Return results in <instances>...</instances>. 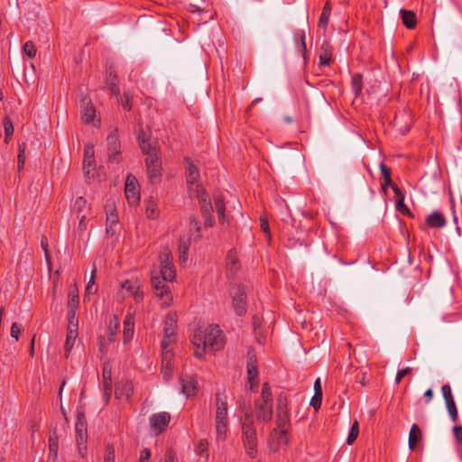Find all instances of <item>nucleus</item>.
Wrapping results in <instances>:
<instances>
[{
    "label": "nucleus",
    "instance_id": "e433bc0d",
    "mask_svg": "<svg viewBox=\"0 0 462 462\" xmlns=\"http://www.w3.org/2000/svg\"><path fill=\"white\" fill-rule=\"evenodd\" d=\"M330 14H331V5H330L329 1H327L323 7L321 15L319 20V24L320 27L325 29L328 26Z\"/></svg>",
    "mask_w": 462,
    "mask_h": 462
},
{
    "label": "nucleus",
    "instance_id": "cd10ccee",
    "mask_svg": "<svg viewBox=\"0 0 462 462\" xmlns=\"http://www.w3.org/2000/svg\"><path fill=\"white\" fill-rule=\"evenodd\" d=\"M144 136L145 134L142 131L137 137L143 152L146 154L147 157L158 156L155 147H153L147 140H145Z\"/></svg>",
    "mask_w": 462,
    "mask_h": 462
},
{
    "label": "nucleus",
    "instance_id": "f03ea898",
    "mask_svg": "<svg viewBox=\"0 0 462 462\" xmlns=\"http://www.w3.org/2000/svg\"><path fill=\"white\" fill-rule=\"evenodd\" d=\"M241 430L242 442L245 449V453L250 457H255L258 451V440L254 421L250 412H246L244 415V419L241 423Z\"/></svg>",
    "mask_w": 462,
    "mask_h": 462
},
{
    "label": "nucleus",
    "instance_id": "f3484780",
    "mask_svg": "<svg viewBox=\"0 0 462 462\" xmlns=\"http://www.w3.org/2000/svg\"><path fill=\"white\" fill-rule=\"evenodd\" d=\"M189 11L191 13L207 14L205 22L214 18V13H209V4L205 0H189Z\"/></svg>",
    "mask_w": 462,
    "mask_h": 462
},
{
    "label": "nucleus",
    "instance_id": "a19ab883",
    "mask_svg": "<svg viewBox=\"0 0 462 462\" xmlns=\"http://www.w3.org/2000/svg\"><path fill=\"white\" fill-rule=\"evenodd\" d=\"M3 124L5 128V143H8V140L13 136L14 134V125L8 116L4 118Z\"/></svg>",
    "mask_w": 462,
    "mask_h": 462
},
{
    "label": "nucleus",
    "instance_id": "4d7b16f0",
    "mask_svg": "<svg viewBox=\"0 0 462 462\" xmlns=\"http://www.w3.org/2000/svg\"><path fill=\"white\" fill-rule=\"evenodd\" d=\"M322 393H314V396L310 400V405L317 411L321 406Z\"/></svg>",
    "mask_w": 462,
    "mask_h": 462
},
{
    "label": "nucleus",
    "instance_id": "39448f33",
    "mask_svg": "<svg viewBox=\"0 0 462 462\" xmlns=\"http://www.w3.org/2000/svg\"><path fill=\"white\" fill-rule=\"evenodd\" d=\"M288 401L285 393H281L276 397V428L274 430H283L290 427V413L288 410Z\"/></svg>",
    "mask_w": 462,
    "mask_h": 462
},
{
    "label": "nucleus",
    "instance_id": "09e8293b",
    "mask_svg": "<svg viewBox=\"0 0 462 462\" xmlns=\"http://www.w3.org/2000/svg\"><path fill=\"white\" fill-rule=\"evenodd\" d=\"M189 220V231L190 232L195 231L197 233L196 240H199L201 237L199 222L195 216H190Z\"/></svg>",
    "mask_w": 462,
    "mask_h": 462
},
{
    "label": "nucleus",
    "instance_id": "0eeeda50",
    "mask_svg": "<svg viewBox=\"0 0 462 462\" xmlns=\"http://www.w3.org/2000/svg\"><path fill=\"white\" fill-rule=\"evenodd\" d=\"M204 335L206 350L217 351L224 346L223 335L217 326H208L204 329Z\"/></svg>",
    "mask_w": 462,
    "mask_h": 462
},
{
    "label": "nucleus",
    "instance_id": "2f4dec72",
    "mask_svg": "<svg viewBox=\"0 0 462 462\" xmlns=\"http://www.w3.org/2000/svg\"><path fill=\"white\" fill-rule=\"evenodd\" d=\"M106 82L111 90V94L115 97H119L120 89L118 87L117 76L112 69L107 71Z\"/></svg>",
    "mask_w": 462,
    "mask_h": 462
},
{
    "label": "nucleus",
    "instance_id": "a211bd4d",
    "mask_svg": "<svg viewBox=\"0 0 462 462\" xmlns=\"http://www.w3.org/2000/svg\"><path fill=\"white\" fill-rule=\"evenodd\" d=\"M247 376L248 383L250 384V390L254 391L257 385V382L254 383V381H257L258 370L256 365L255 356L254 354H251V352H248Z\"/></svg>",
    "mask_w": 462,
    "mask_h": 462
},
{
    "label": "nucleus",
    "instance_id": "58836bf2",
    "mask_svg": "<svg viewBox=\"0 0 462 462\" xmlns=\"http://www.w3.org/2000/svg\"><path fill=\"white\" fill-rule=\"evenodd\" d=\"M146 216L148 218H155L157 217V206L152 198L146 201Z\"/></svg>",
    "mask_w": 462,
    "mask_h": 462
},
{
    "label": "nucleus",
    "instance_id": "bb28decb",
    "mask_svg": "<svg viewBox=\"0 0 462 462\" xmlns=\"http://www.w3.org/2000/svg\"><path fill=\"white\" fill-rule=\"evenodd\" d=\"M333 48L329 42H324L320 47V53L319 56V65L327 66L332 59Z\"/></svg>",
    "mask_w": 462,
    "mask_h": 462
},
{
    "label": "nucleus",
    "instance_id": "c9c22d12",
    "mask_svg": "<svg viewBox=\"0 0 462 462\" xmlns=\"http://www.w3.org/2000/svg\"><path fill=\"white\" fill-rule=\"evenodd\" d=\"M118 319L116 315H113V317L109 320L108 324V340L110 342H115L116 340V334L118 329Z\"/></svg>",
    "mask_w": 462,
    "mask_h": 462
},
{
    "label": "nucleus",
    "instance_id": "ddd939ff",
    "mask_svg": "<svg viewBox=\"0 0 462 462\" xmlns=\"http://www.w3.org/2000/svg\"><path fill=\"white\" fill-rule=\"evenodd\" d=\"M443 398L445 400L446 407L448 411L449 417L453 422H457L458 419V412L457 405L452 394L451 387L449 384H444L441 387Z\"/></svg>",
    "mask_w": 462,
    "mask_h": 462
},
{
    "label": "nucleus",
    "instance_id": "37998d69",
    "mask_svg": "<svg viewBox=\"0 0 462 462\" xmlns=\"http://www.w3.org/2000/svg\"><path fill=\"white\" fill-rule=\"evenodd\" d=\"M78 337V334H73V333H69L67 332V337H66V341H65V345H64V348H65V352H66V356L68 357L74 344H75V341H76V338Z\"/></svg>",
    "mask_w": 462,
    "mask_h": 462
},
{
    "label": "nucleus",
    "instance_id": "0e129e2a",
    "mask_svg": "<svg viewBox=\"0 0 462 462\" xmlns=\"http://www.w3.org/2000/svg\"><path fill=\"white\" fill-rule=\"evenodd\" d=\"M21 333V326L18 323H13L11 327V337L15 338L17 341L19 339V335Z\"/></svg>",
    "mask_w": 462,
    "mask_h": 462
},
{
    "label": "nucleus",
    "instance_id": "6ab92c4d",
    "mask_svg": "<svg viewBox=\"0 0 462 462\" xmlns=\"http://www.w3.org/2000/svg\"><path fill=\"white\" fill-rule=\"evenodd\" d=\"M106 232L108 236H112L116 233L113 226H116L118 224V216L116 214V210L114 203L106 205Z\"/></svg>",
    "mask_w": 462,
    "mask_h": 462
},
{
    "label": "nucleus",
    "instance_id": "680f3d73",
    "mask_svg": "<svg viewBox=\"0 0 462 462\" xmlns=\"http://www.w3.org/2000/svg\"><path fill=\"white\" fill-rule=\"evenodd\" d=\"M411 371L412 369L411 367H406L404 369L399 370L395 377V383H400L401 380L407 374H410Z\"/></svg>",
    "mask_w": 462,
    "mask_h": 462
},
{
    "label": "nucleus",
    "instance_id": "8fccbe9b",
    "mask_svg": "<svg viewBox=\"0 0 462 462\" xmlns=\"http://www.w3.org/2000/svg\"><path fill=\"white\" fill-rule=\"evenodd\" d=\"M77 442L81 456H84V452L87 450V433L76 432Z\"/></svg>",
    "mask_w": 462,
    "mask_h": 462
},
{
    "label": "nucleus",
    "instance_id": "5fc2aeb1",
    "mask_svg": "<svg viewBox=\"0 0 462 462\" xmlns=\"http://www.w3.org/2000/svg\"><path fill=\"white\" fill-rule=\"evenodd\" d=\"M23 52L29 57V58H34L36 55V48L34 43L32 41H28L23 45Z\"/></svg>",
    "mask_w": 462,
    "mask_h": 462
},
{
    "label": "nucleus",
    "instance_id": "774afa93",
    "mask_svg": "<svg viewBox=\"0 0 462 462\" xmlns=\"http://www.w3.org/2000/svg\"><path fill=\"white\" fill-rule=\"evenodd\" d=\"M103 390H104L103 397H104L106 403H107L111 397V393H112V384H108V385L103 384Z\"/></svg>",
    "mask_w": 462,
    "mask_h": 462
},
{
    "label": "nucleus",
    "instance_id": "c03bdc74",
    "mask_svg": "<svg viewBox=\"0 0 462 462\" xmlns=\"http://www.w3.org/2000/svg\"><path fill=\"white\" fill-rule=\"evenodd\" d=\"M103 384H112V367L109 363H105L103 366Z\"/></svg>",
    "mask_w": 462,
    "mask_h": 462
},
{
    "label": "nucleus",
    "instance_id": "7ed1b4c3",
    "mask_svg": "<svg viewBox=\"0 0 462 462\" xmlns=\"http://www.w3.org/2000/svg\"><path fill=\"white\" fill-rule=\"evenodd\" d=\"M255 418L260 422H270L273 419V395L268 383L263 384L261 397L254 402Z\"/></svg>",
    "mask_w": 462,
    "mask_h": 462
},
{
    "label": "nucleus",
    "instance_id": "49530a36",
    "mask_svg": "<svg viewBox=\"0 0 462 462\" xmlns=\"http://www.w3.org/2000/svg\"><path fill=\"white\" fill-rule=\"evenodd\" d=\"M49 448L50 453L57 456L58 448H59V440L58 436L55 431H53L49 437Z\"/></svg>",
    "mask_w": 462,
    "mask_h": 462
},
{
    "label": "nucleus",
    "instance_id": "7c9ffc66",
    "mask_svg": "<svg viewBox=\"0 0 462 462\" xmlns=\"http://www.w3.org/2000/svg\"><path fill=\"white\" fill-rule=\"evenodd\" d=\"M422 439V434L420 427L417 424H413L411 428L409 434V447L411 449H413L417 443H419Z\"/></svg>",
    "mask_w": 462,
    "mask_h": 462
},
{
    "label": "nucleus",
    "instance_id": "412c9836",
    "mask_svg": "<svg viewBox=\"0 0 462 462\" xmlns=\"http://www.w3.org/2000/svg\"><path fill=\"white\" fill-rule=\"evenodd\" d=\"M181 392L187 397L193 396L196 393L197 382L194 377L189 375L180 376Z\"/></svg>",
    "mask_w": 462,
    "mask_h": 462
},
{
    "label": "nucleus",
    "instance_id": "6e6552de",
    "mask_svg": "<svg viewBox=\"0 0 462 462\" xmlns=\"http://www.w3.org/2000/svg\"><path fill=\"white\" fill-rule=\"evenodd\" d=\"M161 270L160 278L163 281L171 282L175 279L176 273L172 264V256L170 251L165 248L160 254Z\"/></svg>",
    "mask_w": 462,
    "mask_h": 462
},
{
    "label": "nucleus",
    "instance_id": "72a5a7b5",
    "mask_svg": "<svg viewBox=\"0 0 462 462\" xmlns=\"http://www.w3.org/2000/svg\"><path fill=\"white\" fill-rule=\"evenodd\" d=\"M226 266L228 272L235 274L239 269V262L234 250H230L226 255Z\"/></svg>",
    "mask_w": 462,
    "mask_h": 462
},
{
    "label": "nucleus",
    "instance_id": "a878e982",
    "mask_svg": "<svg viewBox=\"0 0 462 462\" xmlns=\"http://www.w3.org/2000/svg\"><path fill=\"white\" fill-rule=\"evenodd\" d=\"M134 332V319L131 314H128V315H126V317L124 320L123 337H124L125 344H126L133 338Z\"/></svg>",
    "mask_w": 462,
    "mask_h": 462
},
{
    "label": "nucleus",
    "instance_id": "a18cd8bd",
    "mask_svg": "<svg viewBox=\"0 0 462 462\" xmlns=\"http://www.w3.org/2000/svg\"><path fill=\"white\" fill-rule=\"evenodd\" d=\"M208 440L206 439H202L197 443V445L195 447V451L199 456L208 457Z\"/></svg>",
    "mask_w": 462,
    "mask_h": 462
},
{
    "label": "nucleus",
    "instance_id": "5701e85b",
    "mask_svg": "<svg viewBox=\"0 0 462 462\" xmlns=\"http://www.w3.org/2000/svg\"><path fill=\"white\" fill-rule=\"evenodd\" d=\"M94 146L92 144H87L84 149V160H83V170L86 176H89V168L94 165Z\"/></svg>",
    "mask_w": 462,
    "mask_h": 462
},
{
    "label": "nucleus",
    "instance_id": "e2e57ef3",
    "mask_svg": "<svg viewBox=\"0 0 462 462\" xmlns=\"http://www.w3.org/2000/svg\"><path fill=\"white\" fill-rule=\"evenodd\" d=\"M173 337H166L163 335V338L161 342L162 350L171 349V345L173 342Z\"/></svg>",
    "mask_w": 462,
    "mask_h": 462
},
{
    "label": "nucleus",
    "instance_id": "c756f323",
    "mask_svg": "<svg viewBox=\"0 0 462 462\" xmlns=\"http://www.w3.org/2000/svg\"><path fill=\"white\" fill-rule=\"evenodd\" d=\"M403 24L408 29H413L417 24L416 14L413 11L401 9L400 11Z\"/></svg>",
    "mask_w": 462,
    "mask_h": 462
},
{
    "label": "nucleus",
    "instance_id": "473e14b6",
    "mask_svg": "<svg viewBox=\"0 0 462 462\" xmlns=\"http://www.w3.org/2000/svg\"><path fill=\"white\" fill-rule=\"evenodd\" d=\"M175 325H176V319L175 315L169 313L166 316L165 321H164V329H163V335L166 337H174L175 335Z\"/></svg>",
    "mask_w": 462,
    "mask_h": 462
},
{
    "label": "nucleus",
    "instance_id": "c85d7f7f",
    "mask_svg": "<svg viewBox=\"0 0 462 462\" xmlns=\"http://www.w3.org/2000/svg\"><path fill=\"white\" fill-rule=\"evenodd\" d=\"M214 204H215L216 211L217 214L218 221L221 224H224L225 220H226V215H225L226 207H225V203H224L222 195H220V194L214 195Z\"/></svg>",
    "mask_w": 462,
    "mask_h": 462
},
{
    "label": "nucleus",
    "instance_id": "20e7f679",
    "mask_svg": "<svg viewBox=\"0 0 462 462\" xmlns=\"http://www.w3.org/2000/svg\"><path fill=\"white\" fill-rule=\"evenodd\" d=\"M215 427L217 439L224 441L228 429V417L226 397L221 393L216 396Z\"/></svg>",
    "mask_w": 462,
    "mask_h": 462
},
{
    "label": "nucleus",
    "instance_id": "de8ad7c7",
    "mask_svg": "<svg viewBox=\"0 0 462 462\" xmlns=\"http://www.w3.org/2000/svg\"><path fill=\"white\" fill-rule=\"evenodd\" d=\"M75 430L76 432L87 433V421L83 413L78 415Z\"/></svg>",
    "mask_w": 462,
    "mask_h": 462
},
{
    "label": "nucleus",
    "instance_id": "393cba45",
    "mask_svg": "<svg viewBox=\"0 0 462 462\" xmlns=\"http://www.w3.org/2000/svg\"><path fill=\"white\" fill-rule=\"evenodd\" d=\"M426 223L431 228H441L446 225V218L442 213L434 211L427 217Z\"/></svg>",
    "mask_w": 462,
    "mask_h": 462
},
{
    "label": "nucleus",
    "instance_id": "4c0bfd02",
    "mask_svg": "<svg viewBox=\"0 0 462 462\" xmlns=\"http://www.w3.org/2000/svg\"><path fill=\"white\" fill-rule=\"evenodd\" d=\"M351 86L355 95L358 96L363 88V76L359 73L355 74L352 77Z\"/></svg>",
    "mask_w": 462,
    "mask_h": 462
},
{
    "label": "nucleus",
    "instance_id": "338daca9",
    "mask_svg": "<svg viewBox=\"0 0 462 462\" xmlns=\"http://www.w3.org/2000/svg\"><path fill=\"white\" fill-rule=\"evenodd\" d=\"M17 163H18V169L21 170L24 165L25 161V155H24V148H22V146H19V154L17 158Z\"/></svg>",
    "mask_w": 462,
    "mask_h": 462
},
{
    "label": "nucleus",
    "instance_id": "69168bd1",
    "mask_svg": "<svg viewBox=\"0 0 462 462\" xmlns=\"http://www.w3.org/2000/svg\"><path fill=\"white\" fill-rule=\"evenodd\" d=\"M260 226H261V229L268 236V237L270 238L271 237V231H270V227H269V224H268V221L265 217H260Z\"/></svg>",
    "mask_w": 462,
    "mask_h": 462
},
{
    "label": "nucleus",
    "instance_id": "4be33fe9",
    "mask_svg": "<svg viewBox=\"0 0 462 462\" xmlns=\"http://www.w3.org/2000/svg\"><path fill=\"white\" fill-rule=\"evenodd\" d=\"M83 110H82V120L86 124H89L94 121L96 116V110L92 105L91 99L84 97L81 100Z\"/></svg>",
    "mask_w": 462,
    "mask_h": 462
},
{
    "label": "nucleus",
    "instance_id": "423d86ee",
    "mask_svg": "<svg viewBox=\"0 0 462 462\" xmlns=\"http://www.w3.org/2000/svg\"><path fill=\"white\" fill-rule=\"evenodd\" d=\"M167 281H163L160 276L152 274L151 277V285L153 289L154 295L162 300V306L168 307L172 301V296Z\"/></svg>",
    "mask_w": 462,
    "mask_h": 462
},
{
    "label": "nucleus",
    "instance_id": "dca6fc26",
    "mask_svg": "<svg viewBox=\"0 0 462 462\" xmlns=\"http://www.w3.org/2000/svg\"><path fill=\"white\" fill-rule=\"evenodd\" d=\"M137 180L133 175H128L125 181V196L128 202L132 205L139 201V195L136 190Z\"/></svg>",
    "mask_w": 462,
    "mask_h": 462
},
{
    "label": "nucleus",
    "instance_id": "aec40b11",
    "mask_svg": "<svg viewBox=\"0 0 462 462\" xmlns=\"http://www.w3.org/2000/svg\"><path fill=\"white\" fill-rule=\"evenodd\" d=\"M134 393V386L131 381H120L116 385L115 395L117 399L128 401Z\"/></svg>",
    "mask_w": 462,
    "mask_h": 462
},
{
    "label": "nucleus",
    "instance_id": "052dcab7",
    "mask_svg": "<svg viewBox=\"0 0 462 462\" xmlns=\"http://www.w3.org/2000/svg\"><path fill=\"white\" fill-rule=\"evenodd\" d=\"M396 209L405 216H412L408 207L404 204V201H396Z\"/></svg>",
    "mask_w": 462,
    "mask_h": 462
},
{
    "label": "nucleus",
    "instance_id": "ea45409f",
    "mask_svg": "<svg viewBox=\"0 0 462 462\" xmlns=\"http://www.w3.org/2000/svg\"><path fill=\"white\" fill-rule=\"evenodd\" d=\"M359 434V423L357 420H354L350 431L347 436L346 443L352 445L357 439Z\"/></svg>",
    "mask_w": 462,
    "mask_h": 462
},
{
    "label": "nucleus",
    "instance_id": "f257e3e1",
    "mask_svg": "<svg viewBox=\"0 0 462 462\" xmlns=\"http://www.w3.org/2000/svg\"><path fill=\"white\" fill-rule=\"evenodd\" d=\"M186 167V181L189 187V194L190 198H197L206 228L212 227L215 220L212 215L213 207L208 194L206 189L199 185L198 180L199 172L197 166L189 159H185Z\"/></svg>",
    "mask_w": 462,
    "mask_h": 462
},
{
    "label": "nucleus",
    "instance_id": "f8f14e48",
    "mask_svg": "<svg viewBox=\"0 0 462 462\" xmlns=\"http://www.w3.org/2000/svg\"><path fill=\"white\" fill-rule=\"evenodd\" d=\"M146 168H147V175L150 182L154 184L161 180V170L162 163L158 158V156H152L146 158Z\"/></svg>",
    "mask_w": 462,
    "mask_h": 462
},
{
    "label": "nucleus",
    "instance_id": "79ce46f5",
    "mask_svg": "<svg viewBox=\"0 0 462 462\" xmlns=\"http://www.w3.org/2000/svg\"><path fill=\"white\" fill-rule=\"evenodd\" d=\"M79 303V297L77 289L69 292L68 309H78Z\"/></svg>",
    "mask_w": 462,
    "mask_h": 462
},
{
    "label": "nucleus",
    "instance_id": "f704fd0d",
    "mask_svg": "<svg viewBox=\"0 0 462 462\" xmlns=\"http://www.w3.org/2000/svg\"><path fill=\"white\" fill-rule=\"evenodd\" d=\"M190 247V240L189 238H181L179 243V253H180V260L182 263H185L188 260V253Z\"/></svg>",
    "mask_w": 462,
    "mask_h": 462
},
{
    "label": "nucleus",
    "instance_id": "1a4fd4ad",
    "mask_svg": "<svg viewBox=\"0 0 462 462\" xmlns=\"http://www.w3.org/2000/svg\"><path fill=\"white\" fill-rule=\"evenodd\" d=\"M230 295L232 306L236 315H245L246 313V295L244 287L240 285L232 287Z\"/></svg>",
    "mask_w": 462,
    "mask_h": 462
},
{
    "label": "nucleus",
    "instance_id": "2eb2a0df",
    "mask_svg": "<svg viewBox=\"0 0 462 462\" xmlns=\"http://www.w3.org/2000/svg\"><path fill=\"white\" fill-rule=\"evenodd\" d=\"M204 335V329L199 328L195 331L191 342L195 347L194 355L200 358L206 352V339Z\"/></svg>",
    "mask_w": 462,
    "mask_h": 462
},
{
    "label": "nucleus",
    "instance_id": "bf43d9fd",
    "mask_svg": "<svg viewBox=\"0 0 462 462\" xmlns=\"http://www.w3.org/2000/svg\"><path fill=\"white\" fill-rule=\"evenodd\" d=\"M172 369H173V365L171 363L167 364V365L162 363V373L165 379L168 380L171 376Z\"/></svg>",
    "mask_w": 462,
    "mask_h": 462
},
{
    "label": "nucleus",
    "instance_id": "603ef678",
    "mask_svg": "<svg viewBox=\"0 0 462 462\" xmlns=\"http://www.w3.org/2000/svg\"><path fill=\"white\" fill-rule=\"evenodd\" d=\"M288 429L274 430L278 433L277 442L279 445H287L289 443Z\"/></svg>",
    "mask_w": 462,
    "mask_h": 462
},
{
    "label": "nucleus",
    "instance_id": "6e6d98bb",
    "mask_svg": "<svg viewBox=\"0 0 462 462\" xmlns=\"http://www.w3.org/2000/svg\"><path fill=\"white\" fill-rule=\"evenodd\" d=\"M453 432L455 435L457 444L460 451H462V426H457V425L454 426Z\"/></svg>",
    "mask_w": 462,
    "mask_h": 462
},
{
    "label": "nucleus",
    "instance_id": "3c124183",
    "mask_svg": "<svg viewBox=\"0 0 462 462\" xmlns=\"http://www.w3.org/2000/svg\"><path fill=\"white\" fill-rule=\"evenodd\" d=\"M116 98L125 110L130 111L132 109V97L128 93L125 92L123 97H116Z\"/></svg>",
    "mask_w": 462,
    "mask_h": 462
},
{
    "label": "nucleus",
    "instance_id": "13d9d810",
    "mask_svg": "<svg viewBox=\"0 0 462 462\" xmlns=\"http://www.w3.org/2000/svg\"><path fill=\"white\" fill-rule=\"evenodd\" d=\"M162 351V363L165 365L171 363V360L173 358V353L171 349H166Z\"/></svg>",
    "mask_w": 462,
    "mask_h": 462
},
{
    "label": "nucleus",
    "instance_id": "864d4df0",
    "mask_svg": "<svg viewBox=\"0 0 462 462\" xmlns=\"http://www.w3.org/2000/svg\"><path fill=\"white\" fill-rule=\"evenodd\" d=\"M104 462H115V448L113 444H106L105 449Z\"/></svg>",
    "mask_w": 462,
    "mask_h": 462
},
{
    "label": "nucleus",
    "instance_id": "9b49d317",
    "mask_svg": "<svg viewBox=\"0 0 462 462\" xmlns=\"http://www.w3.org/2000/svg\"><path fill=\"white\" fill-rule=\"evenodd\" d=\"M149 420L151 429L155 432V434H160L168 427L171 420V415L169 412L162 411L152 414Z\"/></svg>",
    "mask_w": 462,
    "mask_h": 462
},
{
    "label": "nucleus",
    "instance_id": "9d476101",
    "mask_svg": "<svg viewBox=\"0 0 462 462\" xmlns=\"http://www.w3.org/2000/svg\"><path fill=\"white\" fill-rule=\"evenodd\" d=\"M106 141L109 162L118 163L120 161L121 144L118 140V134L116 129L108 134Z\"/></svg>",
    "mask_w": 462,
    "mask_h": 462
},
{
    "label": "nucleus",
    "instance_id": "b1692460",
    "mask_svg": "<svg viewBox=\"0 0 462 462\" xmlns=\"http://www.w3.org/2000/svg\"><path fill=\"white\" fill-rule=\"evenodd\" d=\"M87 200L83 197L77 198L73 205V210L77 214V217L79 218L80 226L87 217Z\"/></svg>",
    "mask_w": 462,
    "mask_h": 462
},
{
    "label": "nucleus",
    "instance_id": "4468645a",
    "mask_svg": "<svg viewBox=\"0 0 462 462\" xmlns=\"http://www.w3.org/2000/svg\"><path fill=\"white\" fill-rule=\"evenodd\" d=\"M122 288L128 291L134 298L136 302L143 300V292L139 280H126L122 283Z\"/></svg>",
    "mask_w": 462,
    "mask_h": 462
}]
</instances>
